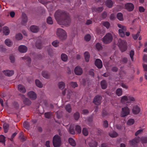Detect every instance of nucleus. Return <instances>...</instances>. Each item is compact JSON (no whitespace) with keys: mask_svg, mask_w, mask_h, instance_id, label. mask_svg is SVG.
<instances>
[{"mask_svg":"<svg viewBox=\"0 0 147 147\" xmlns=\"http://www.w3.org/2000/svg\"><path fill=\"white\" fill-rule=\"evenodd\" d=\"M55 17L60 25L67 26L70 24L71 19L69 14L65 12L58 10L55 13Z\"/></svg>","mask_w":147,"mask_h":147,"instance_id":"f257e3e1","label":"nucleus"},{"mask_svg":"<svg viewBox=\"0 0 147 147\" xmlns=\"http://www.w3.org/2000/svg\"><path fill=\"white\" fill-rule=\"evenodd\" d=\"M56 34L59 38L61 40L65 39L67 37L66 32L61 28H58L57 29Z\"/></svg>","mask_w":147,"mask_h":147,"instance_id":"f03ea898","label":"nucleus"},{"mask_svg":"<svg viewBox=\"0 0 147 147\" xmlns=\"http://www.w3.org/2000/svg\"><path fill=\"white\" fill-rule=\"evenodd\" d=\"M118 45L120 48V50L122 52L125 51L127 49L126 42L124 40L121 39L118 40Z\"/></svg>","mask_w":147,"mask_h":147,"instance_id":"7ed1b4c3","label":"nucleus"},{"mask_svg":"<svg viewBox=\"0 0 147 147\" xmlns=\"http://www.w3.org/2000/svg\"><path fill=\"white\" fill-rule=\"evenodd\" d=\"M135 100V99L134 97L129 96H123L121 97V102L123 103L125 102L129 103Z\"/></svg>","mask_w":147,"mask_h":147,"instance_id":"20e7f679","label":"nucleus"},{"mask_svg":"<svg viewBox=\"0 0 147 147\" xmlns=\"http://www.w3.org/2000/svg\"><path fill=\"white\" fill-rule=\"evenodd\" d=\"M53 142L55 147H59L61 143L60 137L57 135H55L53 138Z\"/></svg>","mask_w":147,"mask_h":147,"instance_id":"39448f33","label":"nucleus"},{"mask_svg":"<svg viewBox=\"0 0 147 147\" xmlns=\"http://www.w3.org/2000/svg\"><path fill=\"white\" fill-rule=\"evenodd\" d=\"M117 26L120 28L118 30L119 35L121 37H124L125 35V32L127 30L126 27L120 24H118Z\"/></svg>","mask_w":147,"mask_h":147,"instance_id":"423d86ee","label":"nucleus"},{"mask_svg":"<svg viewBox=\"0 0 147 147\" xmlns=\"http://www.w3.org/2000/svg\"><path fill=\"white\" fill-rule=\"evenodd\" d=\"M113 36L111 34L109 33H107L103 38V42L106 44L111 42L113 40Z\"/></svg>","mask_w":147,"mask_h":147,"instance_id":"0eeeda50","label":"nucleus"},{"mask_svg":"<svg viewBox=\"0 0 147 147\" xmlns=\"http://www.w3.org/2000/svg\"><path fill=\"white\" fill-rule=\"evenodd\" d=\"M129 109L127 107H125L122 108V111L121 113V116L125 117L128 115L129 113Z\"/></svg>","mask_w":147,"mask_h":147,"instance_id":"6e6552de","label":"nucleus"},{"mask_svg":"<svg viewBox=\"0 0 147 147\" xmlns=\"http://www.w3.org/2000/svg\"><path fill=\"white\" fill-rule=\"evenodd\" d=\"M102 97L99 95H97L94 97L93 101V103L96 105H99L101 102Z\"/></svg>","mask_w":147,"mask_h":147,"instance_id":"1a4fd4ad","label":"nucleus"},{"mask_svg":"<svg viewBox=\"0 0 147 147\" xmlns=\"http://www.w3.org/2000/svg\"><path fill=\"white\" fill-rule=\"evenodd\" d=\"M28 96L32 100H35L37 98L36 93L33 91H30L27 93Z\"/></svg>","mask_w":147,"mask_h":147,"instance_id":"9d476101","label":"nucleus"},{"mask_svg":"<svg viewBox=\"0 0 147 147\" xmlns=\"http://www.w3.org/2000/svg\"><path fill=\"white\" fill-rule=\"evenodd\" d=\"M125 8L128 11H132L134 9V5L131 3H127L125 4Z\"/></svg>","mask_w":147,"mask_h":147,"instance_id":"9b49d317","label":"nucleus"},{"mask_svg":"<svg viewBox=\"0 0 147 147\" xmlns=\"http://www.w3.org/2000/svg\"><path fill=\"white\" fill-rule=\"evenodd\" d=\"M74 71L75 74L77 75H81L83 72L82 69L78 66H77L75 67Z\"/></svg>","mask_w":147,"mask_h":147,"instance_id":"f8f14e48","label":"nucleus"},{"mask_svg":"<svg viewBox=\"0 0 147 147\" xmlns=\"http://www.w3.org/2000/svg\"><path fill=\"white\" fill-rule=\"evenodd\" d=\"M95 64L97 67L99 68H101L102 66V61L99 59H96L95 62Z\"/></svg>","mask_w":147,"mask_h":147,"instance_id":"ddd939ff","label":"nucleus"},{"mask_svg":"<svg viewBox=\"0 0 147 147\" xmlns=\"http://www.w3.org/2000/svg\"><path fill=\"white\" fill-rule=\"evenodd\" d=\"M18 50L21 53H26L27 50V48L24 45H20L18 48Z\"/></svg>","mask_w":147,"mask_h":147,"instance_id":"4468645a","label":"nucleus"},{"mask_svg":"<svg viewBox=\"0 0 147 147\" xmlns=\"http://www.w3.org/2000/svg\"><path fill=\"white\" fill-rule=\"evenodd\" d=\"M140 110V109L138 106L135 105L133 107L132 111L134 114H137L139 113Z\"/></svg>","mask_w":147,"mask_h":147,"instance_id":"2eb2a0df","label":"nucleus"},{"mask_svg":"<svg viewBox=\"0 0 147 147\" xmlns=\"http://www.w3.org/2000/svg\"><path fill=\"white\" fill-rule=\"evenodd\" d=\"M3 74L6 76H10L14 74V71L12 70H7L3 71Z\"/></svg>","mask_w":147,"mask_h":147,"instance_id":"dca6fc26","label":"nucleus"},{"mask_svg":"<svg viewBox=\"0 0 147 147\" xmlns=\"http://www.w3.org/2000/svg\"><path fill=\"white\" fill-rule=\"evenodd\" d=\"M139 142V139L138 138H135L132 141H130V145L133 146H135Z\"/></svg>","mask_w":147,"mask_h":147,"instance_id":"f3484780","label":"nucleus"},{"mask_svg":"<svg viewBox=\"0 0 147 147\" xmlns=\"http://www.w3.org/2000/svg\"><path fill=\"white\" fill-rule=\"evenodd\" d=\"M18 89L20 92L24 93L26 92V90L24 87L21 85L19 84L18 86Z\"/></svg>","mask_w":147,"mask_h":147,"instance_id":"a211bd4d","label":"nucleus"},{"mask_svg":"<svg viewBox=\"0 0 147 147\" xmlns=\"http://www.w3.org/2000/svg\"><path fill=\"white\" fill-rule=\"evenodd\" d=\"M22 24H24L26 23L28 21V18L26 15L24 13L22 14Z\"/></svg>","mask_w":147,"mask_h":147,"instance_id":"6ab92c4d","label":"nucleus"},{"mask_svg":"<svg viewBox=\"0 0 147 147\" xmlns=\"http://www.w3.org/2000/svg\"><path fill=\"white\" fill-rule=\"evenodd\" d=\"M39 41H37L36 43V47L38 49H40L42 47V45L41 43V40L42 38L41 37L38 38Z\"/></svg>","mask_w":147,"mask_h":147,"instance_id":"aec40b11","label":"nucleus"},{"mask_svg":"<svg viewBox=\"0 0 147 147\" xmlns=\"http://www.w3.org/2000/svg\"><path fill=\"white\" fill-rule=\"evenodd\" d=\"M3 32L5 35H8L10 33V30L9 28L7 26L3 27Z\"/></svg>","mask_w":147,"mask_h":147,"instance_id":"412c9836","label":"nucleus"},{"mask_svg":"<svg viewBox=\"0 0 147 147\" xmlns=\"http://www.w3.org/2000/svg\"><path fill=\"white\" fill-rule=\"evenodd\" d=\"M30 29L33 32H37L39 30L38 28L35 26H30Z\"/></svg>","mask_w":147,"mask_h":147,"instance_id":"4be33fe9","label":"nucleus"},{"mask_svg":"<svg viewBox=\"0 0 147 147\" xmlns=\"http://www.w3.org/2000/svg\"><path fill=\"white\" fill-rule=\"evenodd\" d=\"M89 145L90 147H96L97 146V143L94 140H92Z\"/></svg>","mask_w":147,"mask_h":147,"instance_id":"5701e85b","label":"nucleus"},{"mask_svg":"<svg viewBox=\"0 0 147 147\" xmlns=\"http://www.w3.org/2000/svg\"><path fill=\"white\" fill-rule=\"evenodd\" d=\"M109 136L112 138H115L118 136V134L115 131H112L109 133Z\"/></svg>","mask_w":147,"mask_h":147,"instance_id":"b1692460","label":"nucleus"},{"mask_svg":"<svg viewBox=\"0 0 147 147\" xmlns=\"http://www.w3.org/2000/svg\"><path fill=\"white\" fill-rule=\"evenodd\" d=\"M101 86L102 88L103 89H105L107 87V84L106 81L104 80H102L101 81L100 83Z\"/></svg>","mask_w":147,"mask_h":147,"instance_id":"393cba45","label":"nucleus"},{"mask_svg":"<svg viewBox=\"0 0 147 147\" xmlns=\"http://www.w3.org/2000/svg\"><path fill=\"white\" fill-rule=\"evenodd\" d=\"M61 60L64 62H66L68 59V57L67 55L64 53H62L61 55Z\"/></svg>","mask_w":147,"mask_h":147,"instance_id":"a878e982","label":"nucleus"},{"mask_svg":"<svg viewBox=\"0 0 147 147\" xmlns=\"http://www.w3.org/2000/svg\"><path fill=\"white\" fill-rule=\"evenodd\" d=\"M42 75L43 77L47 79L49 78L50 77L49 74L46 71H43L42 72Z\"/></svg>","mask_w":147,"mask_h":147,"instance_id":"bb28decb","label":"nucleus"},{"mask_svg":"<svg viewBox=\"0 0 147 147\" xmlns=\"http://www.w3.org/2000/svg\"><path fill=\"white\" fill-rule=\"evenodd\" d=\"M58 85L59 88L61 90L63 89L65 87V84L63 82H59Z\"/></svg>","mask_w":147,"mask_h":147,"instance_id":"cd10ccee","label":"nucleus"},{"mask_svg":"<svg viewBox=\"0 0 147 147\" xmlns=\"http://www.w3.org/2000/svg\"><path fill=\"white\" fill-rule=\"evenodd\" d=\"M23 103L24 105H29L31 103V101L27 98H25L23 100Z\"/></svg>","mask_w":147,"mask_h":147,"instance_id":"c85d7f7f","label":"nucleus"},{"mask_svg":"<svg viewBox=\"0 0 147 147\" xmlns=\"http://www.w3.org/2000/svg\"><path fill=\"white\" fill-rule=\"evenodd\" d=\"M84 56L86 61L88 62L89 61L90 55L88 52H86L84 53Z\"/></svg>","mask_w":147,"mask_h":147,"instance_id":"c756f323","label":"nucleus"},{"mask_svg":"<svg viewBox=\"0 0 147 147\" xmlns=\"http://www.w3.org/2000/svg\"><path fill=\"white\" fill-rule=\"evenodd\" d=\"M68 141L70 144L73 146H75L76 145L75 141L71 138H69L68 139Z\"/></svg>","mask_w":147,"mask_h":147,"instance_id":"7c9ffc66","label":"nucleus"},{"mask_svg":"<svg viewBox=\"0 0 147 147\" xmlns=\"http://www.w3.org/2000/svg\"><path fill=\"white\" fill-rule=\"evenodd\" d=\"M113 3L111 0H108L106 1V4L107 7L109 8L112 7Z\"/></svg>","mask_w":147,"mask_h":147,"instance_id":"2f4dec72","label":"nucleus"},{"mask_svg":"<svg viewBox=\"0 0 147 147\" xmlns=\"http://www.w3.org/2000/svg\"><path fill=\"white\" fill-rule=\"evenodd\" d=\"M117 16L118 19L120 21H122L123 20V14L121 13H118L117 15Z\"/></svg>","mask_w":147,"mask_h":147,"instance_id":"473e14b6","label":"nucleus"},{"mask_svg":"<svg viewBox=\"0 0 147 147\" xmlns=\"http://www.w3.org/2000/svg\"><path fill=\"white\" fill-rule=\"evenodd\" d=\"M122 94V90L121 88L117 89L116 90V94L118 96H121Z\"/></svg>","mask_w":147,"mask_h":147,"instance_id":"72a5a7b5","label":"nucleus"},{"mask_svg":"<svg viewBox=\"0 0 147 147\" xmlns=\"http://www.w3.org/2000/svg\"><path fill=\"white\" fill-rule=\"evenodd\" d=\"M5 44L9 47H11L12 43L10 40L9 39H6L5 41Z\"/></svg>","mask_w":147,"mask_h":147,"instance_id":"f704fd0d","label":"nucleus"},{"mask_svg":"<svg viewBox=\"0 0 147 147\" xmlns=\"http://www.w3.org/2000/svg\"><path fill=\"white\" fill-rule=\"evenodd\" d=\"M35 82L36 85L39 88H42V84L39 80L36 79L35 80Z\"/></svg>","mask_w":147,"mask_h":147,"instance_id":"c9c22d12","label":"nucleus"},{"mask_svg":"<svg viewBox=\"0 0 147 147\" xmlns=\"http://www.w3.org/2000/svg\"><path fill=\"white\" fill-rule=\"evenodd\" d=\"M82 132L83 135L85 136H87L88 134V130L87 129L86 127H84L83 129Z\"/></svg>","mask_w":147,"mask_h":147,"instance_id":"e433bc0d","label":"nucleus"},{"mask_svg":"<svg viewBox=\"0 0 147 147\" xmlns=\"http://www.w3.org/2000/svg\"><path fill=\"white\" fill-rule=\"evenodd\" d=\"M65 109L67 111L68 113H70L71 111V108L70 105L69 104H68L66 105Z\"/></svg>","mask_w":147,"mask_h":147,"instance_id":"4c0bfd02","label":"nucleus"},{"mask_svg":"<svg viewBox=\"0 0 147 147\" xmlns=\"http://www.w3.org/2000/svg\"><path fill=\"white\" fill-rule=\"evenodd\" d=\"M9 125L6 123H4L3 125V127L5 133H7L8 131Z\"/></svg>","mask_w":147,"mask_h":147,"instance_id":"58836bf2","label":"nucleus"},{"mask_svg":"<svg viewBox=\"0 0 147 147\" xmlns=\"http://www.w3.org/2000/svg\"><path fill=\"white\" fill-rule=\"evenodd\" d=\"M53 115V113L51 112H48L45 113V115L47 118H49Z\"/></svg>","mask_w":147,"mask_h":147,"instance_id":"ea45409f","label":"nucleus"},{"mask_svg":"<svg viewBox=\"0 0 147 147\" xmlns=\"http://www.w3.org/2000/svg\"><path fill=\"white\" fill-rule=\"evenodd\" d=\"M102 23L103 25L107 28H109L110 26V24L108 22H102Z\"/></svg>","mask_w":147,"mask_h":147,"instance_id":"a19ab883","label":"nucleus"},{"mask_svg":"<svg viewBox=\"0 0 147 147\" xmlns=\"http://www.w3.org/2000/svg\"><path fill=\"white\" fill-rule=\"evenodd\" d=\"M76 131L78 133L80 134L81 133L82 129L81 127L79 125H77L75 127Z\"/></svg>","mask_w":147,"mask_h":147,"instance_id":"79ce46f5","label":"nucleus"},{"mask_svg":"<svg viewBox=\"0 0 147 147\" xmlns=\"http://www.w3.org/2000/svg\"><path fill=\"white\" fill-rule=\"evenodd\" d=\"M80 114L78 112H76L74 114V117L76 120H77L79 118Z\"/></svg>","mask_w":147,"mask_h":147,"instance_id":"37998d69","label":"nucleus"},{"mask_svg":"<svg viewBox=\"0 0 147 147\" xmlns=\"http://www.w3.org/2000/svg\"><path fill=\"white\" fill-rule=\"evenodd\" d=\"M16 37L17 40H20L22 38V35L20 33H18L16 35Z\"/></svg>","mask_w":147,"mask_h":147,"instance_id":"c03bdc74","label":"nucleus"},{"mask_svg":"<svg viewBox=\"0 0 147 147\" xmlns=\"http://www.w3.org/2000/svg\"><path fill=\"white\" fill-rule=\"evenodd\" d=\"M134 122V120L133 119H129L127 122V124L129 125H131L133 124Z\"/></svg>","mask_w":147,"mask_h":147,"instance_id":"a18cd8bd","label":"nucleus"},{"mask_svg":"<svg viewBox=\"0 0 147 147\" xmlns=\"http://www.w3.org/2000/svg\"><path fill=\"white\" fill-rule=\"evenodd\" d=\"M69 131L70 133L71 134H75V132L73 127L70 126L69 129Z\"/></svg>","mask_w":147,"mask_h":147,"instance_id":"49530a36","label":"nucleus"},{"mask_svg":"<svg viewBox=\"0 0 147 147\" xmlns=\"http://www.w3.org/2000/svg\"><path fill=\"white\" fill-rule=\"evenodd\" d=\"M23 133L22 132H21L20 134V136H19V137L21 140L22 141H24L26 140V139L23 135Z\"/></svg>","mask_w":147,"mask_h":147,"instance_id":"de8ad7c7","label":"nucleus"},{"mask_svg":"<svg viewBox=\"0 0 147 147\" xmlns=\"http://www.w3.org/2000/svg\"><path fill=\"white\" fill-rule=\"evenodd\" d=\"M140 33V32L138 31V32L136 34L132 35V36L134 39L136 40L137 39L138 37L139 36Z\"/></svg>","mask_w":147,"mask_h":147,"instance_id":"09e8293b","label":"nucleus"},{"mask_svg":"<svg viewBox=\"0 0 147 147\" xmlns=\"http://www.w3.org/2000/svg\"><path fill=\"white\" fill-rule=\"evenodd\" d=\"M47 23L49 24H51L53 23V21L52 20V19L49 16L47 18Z\"/></svg>","mask_w":147,"mask_h":147,"instance_id":"8fccbe9b","label":"nucleus"},{"mask_svg":"<svg viewBox=\"0 0 147 147\" xmlns=\"http://www.w3.org/2000/svg\"><path fill=\"white\" fill-rule=\"evenodd\" d=\"M21 58L23 59H26V61L28 63H30L31 62V59L30 58L28 57H21Z\"/></svg>","mask_w":147,"mask_h":147,"instance_id":"3c124183","label":"nucleus"},{"mask_svg":"<svg viewBox=\"0 0 147 147\" xmlns=\"http://www.w3.org/2000/svg\"><path fill=\"white\" fill-rule=\"evenodd\" d=\"M91 38V36L89 34H87L84 37V39L85 40L87 41H89Z\"/></svg>","mask_w":147,"mask_h":147,"instance_id":"603ef678","label":"nucleus"},{"mask_svg":"<svg viewBox=\"0 0 147 147\" xmlns=\"http://www.w3.org/2000/svg\"><path fill=\"white\" fill-rule=\"evenodd\" d=\"M59 42L57 40H55L52 43V45L55 47H56L59 45Z\"/></svg>","mask_w":147,"mask_h":147,"instance_id":"864d4df0","label":"nucleus"},{"mask_svg":"<svg viewBox=\"0 0 147 147\" xmlns=\"http://www.w3.org/2000/svg\"><path fill=\"white\" fill-rule=\"evenodd\" d=\"M70 85L74 88L78 86V84L76 82H71L70 83Z\"/></svg>","mask_w":147,"mask_h":147,"instance_id":"5fc2aeb1","label":"nucleus"},{"mask_svg":"<svg viewBox=\"0 0 147 147\" xmlns=\"http://www.w3.org/2000/svg\"><path fill=\"white\" fill-rule=\"evenodd\" d=\"M134 51L133 50H131L130 52V54L129 55L130 56V57L131 58V59L132 60V61H133L134 59H133V56L134 55Z\"/></svg>","mask_w":147,"mask_h":147,"instance_id":"6e6d98bb","label":"nucleus"},{"mask_svg":"<svg viewBox=\"0 0 147 147\" xmlns=\"http://www.w3.org/2000/svg\"><path fill=\"white\" fill-rule=\"evenodd\" d=\"M5 142V137L3 135H0V142L4 143Z\"/></svg>","mask_w":147,"mask_h":147,"instance_id":"4d7b16f0","label":"nucleus"},{"mask_svg":"<svg viewBox=\"0 0 147 147\" xmlns=\"http://www.w3.org/2000/svg\"><path fill=\"white\" fill-rule=\"evenodd\" d=\"M108 126V123L107 121L105 120L103 122V126L105 128L107 127Z\"/></svg>","mask_w":147,"mask_h":147,"instance_id":"13d9d810","label":"nucleus"},{"mask_svg":"<svg viewBox=\"0 0 147 147\" xmlns=\"http://www.w3.org/2000/svg\"><path fill=\"white\" fill-rule=\"evenodd\" d=\"M9 59L12 63H14L15 61V58L13 55H11L9 57Z\"/></svg>","mask_w":147,"mask_h":147,"instance_id":"bf43d9fd","label":"nucleus"},{"mask_svg":"<svg viewBox=\"0 0 147 147\" xmlns=\"http://www.w3.org/2000/svg\"><path fill=\"white\" fill-rule=\"evenodd\" d=\"M96 48L98 50H100L102 48L101 45L99 43H98L96 45Z\"/></svg>","mask_w":147,"mask_h":147,"instance_id":"052dcab7","label":"nucleus"},{"mask_svg":"<svg viewBox=\"0 0 147 147\" xmlns=\"http://www.w3.org/2000/svg\"><path fill=\"white\" fill-rule=\"evenodd\" d=\"M142 131L143 130L142 129H140L138 130L135 134V136H137V135H138L142 132Z\"/></svg>","mask_w":147,"mask_h":147,"instance_id":"680f3d73","label":"nucleus"},{"mask_svg":"<svg viewBox=\"0 0 147 147\" xmlns=\"http://www.w3.org/2000/svg\"><path fill=\"white\" fill-rule=\"evenodd\" d=\"M23 125L24 127L26 129H28L29 127V126H28V124L27 122H24Z\"/></svg>","mask_w":147,"mask_h":147,"instance_id":"e2e57ef3","label":"nucleus"},{"mask_svg":"<svg viewBox=\"0 0 147 147\" xmlns=\"http://www.w3.org/2000/svg\"><path fill=\"white\" fill-rule=\"evenodd\" d=\"M121 86L123 88L125 89H127L128 88V86H127L126 84H125L123 83H121Z\"/></svg>","mask_w":147,"mask_h":147,"instance_id":"0e129e2a","label":"nucleus"},{"mask_svg":"<svg viewBox=\"0 0 147 147\" xmlns=\"http://www.w3.org/2000/svg\"><path fill=\"white\" fill-rule=\"evenodd\" d=\"M17 134V133L16 132H15L14 133H13L11 137V138H10V140L11 141H12L13 140V138Z\"/></svg>","mask_w":147,"mask_h":147,"instance_id":"69168bd1","label":"nucleus"},{"mask_svg":"<svg viewBox=\"0 0 147 147\" xmlns=\"http://www.w3.org/2000/svg\"><path fill=\"white\" fill-rule=\"evenodd\" d=\"M142 142L143 143H147V138H144L142 139Z\"/></svg>","mask_w":147,"mask_h":147,"instance_id":"338daca9","label":"nucleus"},{"mask_svg":"<svg viewBox=\"0 0 147 147\" xmlns=\"http://www.w3.org/2000/svg\"><path fill=\"white\" fill-rule=\"evenodd\" d=\"M143 59L144 61L147 62V55H144Z\"/></svg>","mask_w":147,"mask_h":147,"instance_id":"774afa93","label":"nucleus"}]
</instances>
